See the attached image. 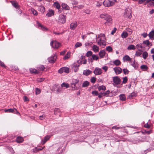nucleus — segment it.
Wrapping results in <instances>:
<instances>
[{"label": "nucleus", "instance_id": "nucleus-1", "mask_svg": "<svg viewBox=\"0 0 154 154\" xmlns=\"http://www.w3.org/2000/svg\"><path fill=\"white\" fill-rule=\"evenodd\" d=\"M96 39L97 42V44L102 48H104L106 45V38L105 35L101 33L98 36L96 35Z\"/></svg>", "mask_w": 154, "mask_h": 154}, {"label": "nucleus", "instance_id": "nucleus-2", "mask_svg": "<svg viewBox=\"0 0 154 154\" xmlns=\"http://www.w3.org/2000/svg\"><path fill=\"white\" fill-rule=\"evenodd\" d=\"M100 17L101 18L104 19L106 21L104 24L106 26L110 25L112 23L111 16L108 14H104L100 15Z\"/></svg>", "mask_w": 154, "mask_h": 154}, {"label": "nucleus", "instance_id": "nucleus-3", "mask_svg": "<svg viewBox=\"0 0 154 154\" xmlns=\"http://www.w3.org/2000/svg\"><path fill=\"white\" fill-rule=\"evenodd\" d=\"M117 2L116 0H105L103 2V5L105 7H109L112 6L115 4V3Z\"/></svg>", "mask_w": 154, "mask_h": 154}, {"label": "nucleus", "instance_id": "nucleus-4", "mask_svg": "<svg viewBox=\"0 0 154 154\" xmlns=\"http://www.w3.org/2000/svg\"><path fill=\"white\" fill-rule=\"evenodd\" d=\"M131 13V11L130 9L126 8L125 10L124 16L125 17H128L129 19H130L132 17Z\"/></svg>", "mask_w": 154, "mask_h": 154}, {"label": "nucleus", "instance_id": "nucleus-5", "mask_svg": "<svg viewBox=\"0 0 154 154\" xmlns=\"http://www.w3.org/2000/svg\"><path fill=\"white\" fill-rule=\"evenodd\" d=\"M50 45L54 48L57 49L61 46L60 44L56 41H51Z\"/></svg>", "mask_w": 154, "mask_h": 154}, {"label": "nucleus", "instance_id": "nucleus-6", "mask_svg": "<svg viewBox=\"0 0 154 154\" xmlns=\"http://www.w3.org/2000/svg\"><path fill=\"white\" fill-rule=\"evenodd\" d=\"M58 21L61 23H65L66 21V16L64 15H60L58 17Z\"/></svg>", "mask_w": 154, "mask_h": 154}, {"label": "nucleus", "instance_id": "nucleus-7", "mask_svg": "<svg viewBox=\"0 0 154 154\" xmlns=\"http://www.w3.org/2000/svg\"><path fill=\"white\" fill-rule=\"evenodd\" d=\"M79 80L78 79H73L72 80L71 83V87L74 89L77 90L78 87L76 86V85L79 82Z\"/></svg>", "mask_w": 154, "mask_h": 154}, {"label": "nucleus", "instance_id": "nucleus-8", "mask_svg": "<svg viewBox=\"0 0 154 154\" xmlns=\"http://www.w3.org/2000/svg\"><path fill=\"white\" fill-rule=\"evenodd\" d=\"M113 84L114 85H117L120 84L121 80L120 78L117 76H115L113 77Z\"/></svg>", "mask_w": 154, "mask_h": 154}, {"label": "nucleus", "instance_id": "nucleus-9", "mask_svg": "<svg viewBox=\"0 0 154 154\" xmlns=\"http://www.w3.org/2000/svg\"><path fill=\"white\" fill-rule=\"evenodd\" d=\"M54 91H56L57 93L58 94L60 93L61 91V88L59 84H55L53 87V89Z\"/></svg>", "mask_w": 154, "mask_h": 154}, {"label": "nucleus", "instance_id": "nucleus-10", "mask_svg": "<svg viewBox=\"0 0 154 154\" xmlns=\"http://www.w3.org/2000/svg\"><path fill=\"white\" fill-rule=\"evenodd\" d=\"M56 58L57 55L55 54L53 56L48 58V60L50 63H53L55 62Z\"/></svg>", "mask_w": 154, "mask_h": 154}, {"label": "nucleus", "instance_id": "nucleus-11", "mask_svg": "<svg viewBox=\"0 0 154 154\" xmlns=\"http://www.w3.org/2000/svg\"><path fill=\"white\" fill-rule=\"evenodd\" d=\"M37 25L38 28L40 29H42L43 31H47L48 30V29L47 28L44 26L42 25L39 23L38 21L37 22Z\"/></svg>", "mask_w": 154, "mask_h": 154}, {"label": "nucleus", "instance_id": "nucleus-12", "mask_svg": "<svg viewBox=\"0 0 154 154\" xmlns=\"http://www.w3.org/2000/svg\"><path fill=\"white\" fill-rule=\"evenodd\" d=\"M12 6L15 8L16 9H18L20 11V12L21 13V10L19 8V5L18 3L15 1H12L11 2Z\"/></svg>", "mask_w": 154, "mask_h": 154}, {"label": "nucleus", "instance_id": "nucleus-13", "mask_svg": "<svg viewBox=\"0 0 154 154\" xmlns=\"http://www.w3.org/2000/svg\"><path fill=\"white\" fill-rule=\"evenodd\" d=\"M94 73L96 75H100L102 74V70L101 69L96 67L94 71Z\"/></svg>", "mask_w": 154, "mask_h": 154}, {"label": "nucleus", "instance_id": "nucleus-14", "mask_svg": "<svg viewBox=\"0 0 154 154\" xmlns=\"http://www.w3.org/2000/svg\"><path fill=\"white\" fill-rule=\"evenodd\" d=\"M77 26V22L76 21L72 23L69 26L70 29L72 30H74Z\"/></svg>", "mask_w": 154, "mask_h": 154}, {"label": "nucleus", "instance_id": "nucleus-15", "mask_svg": "<svg viewBox=\"0 0 154 154\" xmlns=\"http://www.w3.org/2000/svg\"><path fill=\"white\" fill-rule=\"evenodd\" d=\"M113 70L116 75L121 73L122 72V69L119 67H116L113 68Z\"/></svg>", "mask_w": 154, "mask_h": 154}, {"label": "nucleus", "instance_id": "nucleus-16", "mask_svg": "<svg viewBox=\"0 0 154 154\" xmlns=\"http://www.w3.org/2000/svg\"><path fill=\"white\" fill-rule=\"evenodd\" d=\"M151 1H152L150 2V5H154V0H140L139 1L138 3L139 4H142L144 3L145 1H146V3H148Z\"/></svg>", "mask_w": 154, "mask_h": 154}, {"label": "nucleus", "instance_id": "nucleus-17", "mask_svg": "<svg viewBox=\"0 0 154 154\" xmlns=\"http://www.w3.org/2000/svg\"><path fill=\"white\" fill-rule=\"evenodd\" d=\"M54 7L58 10V12L59 13H61L62 10L61 9H60V5L57 2H56L54 4Z\"/></svg>", "mask_w": 154, "mask_h": 154}, {"label": "nucleus", "instance_id": "nucleus-18", "mask_svg": "<svg viewBox=\"0 0 154 154\" xmlns=\"http://www.w3.org/2000/svg\"><path fill=\"white\" fill-rule=\"evenodd\" d=\"M98 59L99 57L97 55L93 54L92 55L91 57L89 58V61L92 62L93 60H97Z\"/></svg>", "mask_w": 154, "mask_h": 154}, {"label": "nucleus", "instance_id": "nucleus-19", "mask_svg": "<svg viewBox=\"0 0 154 154\" xmlns=\"http://www.w3.org/2000/svg\"><path fill=\"white\" fill-rule=\"evenodd\" d=\"M50 136L49 135L46 136L44 138V140H42V145H43L45 143L50 139Z\"/></svg>", "mask_w": 154, "mask_h": 154}, {"label": "nucleus", "instance_id": "nucleus-20", "mask_svg": "<svg viewBox=\"0 0 154 154\" xmlns=\"http://www.w3.org/2000/svg\"><path fill=\"white\" fill-rule=\"evenodd\" d=\"M92 50L95 52H97L99 51V48L98 46L94 45L92 47Z\"/></svg>", "mask_w": 154, "mask_h": 154}, {"label": "nucleus", "instance_id": "nucleus-21", "mask_svg": "<svg viewBox=\"0 0 154 154\" xmlns=\"http://www.w3.org/2000/svg\"><path fill=\"white\" fill-rule=\"evenodd\" d=\"M99 56L100 58H103L105 55V51L104 50H101L99 54Z\"/></svg>", "mask_w": 154, "mask_h": 154}, {"label": "nucleus", "instance_id": "nucleus-22", "mask_svg": "<svg viewBox=\"0 0 154 154\" xmlns=\"http://www.w3.org/2000/svg\"><path fill=\"white\" fill-rule=\"evenodd\" d=\"M92 71L89 69H86L83 71V75L88 76L90 74Z\"/></svg>", "mask_w": 154, "mask_h": 154}, {"label": "nucleus", "instance_id": "nucleus-23", "mask_svg": "<svg viewBox=\"0 0 154 154\" xmlns=\"http://www.w3.org/2000/svg\"><path fill=\"white\" fill-rule=\"evenodd\" d=\"M54 11L52 9L49 10V12L46 14V15L48 17H51L54 14Z\"/></svg>", "mask_w": 154, "mask_h": 154}, {"label": "nucleus", "instance_id": "nucleus-24", "mask_svg": "<svg viewBox=\"0 0 154 154\" xmlns=\"http://www.w3.org/2000/svg\"><path fill=\"white\" fill-rule=\"evenodd\" d=\"M80 65L79 64H74L72 67V69L75 72H77L79 69Z\"/></svg>", "mask_w": 154, "mask_h": 154}, {"label": "nucleus", "instance_id": "nucleus-25", "mask_svg": "<svg viewBox=\"0 0 154 154\" xmlns=\"http://www.w3.org/2000/svg\"><path fill=\"white\" fill-rule=\"evenodd\" d=\"M61 6L62 8L65 10H69L70 9L69 7L66 4L62 3L61 4Z\"/></svg>", "mask_w": 154, "mask_h": 154}, {"label": "nucleus", "instance_id": "nucleus-26", "mask_svg": "<svg viewBox=\"0 0 154 154\" xmlns=\"http://www.w3.org/2000/svg\"><path fill=\"white\" fill-rule=\"evenodd\" d=\"M24 140L23 137L18 136L17 137L16 139V141L18 143H20L22 142Z\"/></svg>", "mask_w": 154, "mask_h": 154}, {"label": "nucleus", "instance_id": "nucleus-27", "mask_svg": "<svg viewBox=\"0 0 154 154\" xmlns=\"http://www.w3.org/2000/svg\"><path fill=\"white\" fill-rule=\"evenodd\" d=\"M143 44L149 47V46H151L152 45V44L150 43L149 41L148 40H146L144 41L143 42Z\"/></svg>", "mask_w": 154, "mask_h": 154}, {"label": "nucleus", "instance_id": "nucleus-28", "mask_svg": "<svg viewBox=\"0 0 154 154\" xmlns=\"http://www.w3.org/2000/svg\"><path fill=\"white\" fill-rule=\"evenodd\" d=\"M90 83L89 82L87 81H84L82 85V87L83 88H85L87 87L89 85Z\"/></svg>", "mask_w": 154, "mask_h": 154}, {"label": "nucleus", "instance_id": "nucleus-29", "mask_svg": "<svg viewBox=\"0 0 154 154\" xmlns=\"http://www.w3.org/2000/svg\"><path fill=\"white\" fill-rule=\"evenodd\" d=\"M38 10L39 11H41L42 13H44V12L45 11V7L42 5H40L39 6L38 8Z\"/></svg>", "mask_w": 154, "mask_h": 154}, {"label": "nucleus", "instance_id": "nucleus-30", "mask_svg": "<svg viewBox=\"0 0 154 154\" xmlns=\"http://www.w3.org/2000/svg\"><path fill=\"white\" fill-rule=\"evenodd\" d=\"M119 97L120 100L122 101H125L126 100V97L124 94H121Z\"/></svg>", "mask_w": 154, "mask_h": 154}, {"label": "nucleus", "instance_id": "nucleus-31", "mask_svg": "<svg viewBox=\"0 0 154 154\" xmlns=\"http://www.w3.org/2000/svg\"><path fill=\"white\" fill-rule=\"evenodd\" d=\"M142 49L141 50H138L137 51H136L135 54V56L137 57L141 56L142 54Z\"/></svg>", "mask_w": 154, "mask_h": 154}, {"label": "nucleus", "instance_id": "nucleus-32", "mask_svg": "<svg viewBox=\"0 0 154 154\" xmlns=\"http://www.w3.org/2000/svg\"><path fill=\"white\" fill-rule=\"evenodd\" d=\"M114 65L116 66H119L121 64V62L119 60H116L113 62Z\"/></svg>", "mask_w": 154, "mask_h": 154}, {"label": "nucleus", "instance_id": "nucleus-33", "mask_svg": "<svg viewBox=\"0 0 154 154\" xmlns=\"http://www.w3.org/2000/svg\"><path fill=\"white\" fill-rule=\"evenodd\" d=\"M148 36L150 39H152L153 38V36H154V31L153 30L149 32L148 34Z\"/></svg>", "mask_w": 154, "mask_h": 154}, {"label": "nucleus", "instance_id": "nucleus-34", "mask_svg": "<svg viewBox=\"0 0 154 154\" xmlns=\"http://www.w3.org/2000/svg\"><path fill=\"white\" fill-rule=\"evenodd\" d=\"M128 35V32H123L121 34V36L123 38H126L127 37Z\"/></svg>", "mask_w": 154, "mask_h": 154}, {"label": "nucleus", "instance_id": "nucleus-35", "mask_svg": "<svg viewBox=\"0 0 154 154\" xmlns=\"http://www.w3.org/2000/svg\"><path fill=\"white\" fill-rule=\"evenodd\" d=\"M123 59L124 60L128 61L131 60V58L128 55H126L125 56L123 57Z\"/></svg>", "mask_w": 154, "mask_h": 154}, {"label": "nucleus", "instance_id": "nucleus-36", "mask_svg": "<svg viewBox=\"0 0 154 154\" xmlns=\"http://www.w3.org/2000/svg\"><path fill=\"white\" fill-rule=\"evenodd\" d=\"M29 71L31 73H38V72L37 70L34 68H30L29 69Z\"/></svg>", "mask_w": 154, "mask_h": 154}, {"label": "nucleus", "instance_id": "nucleus-37", "mask_svg": "<svg viewBox=\"0 0 154 154\" xmlns=\"http://www.w3.org/2000/svg\"><path fill=\"white\" fill-rule=\"evenodd\" d=\"M70 56V53L69 52H68L65 55V56L63 57V59L64 60H67L68 59Z\"/></svg>", "mask_w": 154, "mask_h": 154}, {"label": "nucleus", "instance_id": "nucleus-38", "mask_svg": "<svg viewBox=\"0 0 154 154\" xmlns=\"http://www.w3.org/2000/svg\"><path fill=\"white\" fill-rule=\"evenodd\" d=\"M61 87H65L66 88H68L69 87V84L66 82H63L61 84Z\"/></svg>", "mask_w": 154, "mask_h": 154}, {"label": "nucleus", "instance_id": "nucleus-39", "mask_svg": "<svg viewBox=\"0 0 154 154\" xmlns=\"http://www.w3.org/2000/svg\"><path fill=\"white\" fill-rule=\"evenodd\" d=\"M127 49L128 50H134L135 49V47L134 45H129Z\"/></svg>", "mask_w": 154, "mask_h": 154}, {"label": "nucleus", "instance_id": "nucleus-40", "mask_svg": "<svg viewBox=\"0 0 154 154\" xmlns=\"http://www.w3.org/2000/svg\"><path fill=\"white\" fill-rule=\"evenodd\" d=\"M142 45V44H138L136 45V47L138 50H141L143 47Z\"/></svg>", "mask_w": 154, "mask_h": 154}, {"label": "nucleus", "instance_id": "nucleus-41", "mask_svg": "<svg viewBox=\"0 0 154 154\" xmlns=\"http://www.w3.org/2000/svg\"><path fill=\"white\" fill-rule=\"evenodd\" d=\"M142 56L143 59H145L148 56V53L146 51L143 52L142 54Z\"/></svg>", "mask_w": 154, "mask_h": 154}, {"label": "nucleus", "instance_id": "nucleus-42", "mask_svg": "<svg viewBox=\"0 0 154 154\" xmlns=\"http://www.w3.org/2000/svg\"><path fill=\"white\" fill-rule=\"evenodd\" d=\"M140 69L146 71L148 69V67L147 65H143L140 66Z\"/></svg>", "mask_w": 154, "mask_h": 154}, {"label": "nucleus", "instance_id": "nucleus-43", "mask_svg": "<svg viewBox=\"0 0 154 154\" xmlns=\"http://www.w3.org/2000/svg\"><path fill=\"white\" fill-rule=\"evenodd\" d=\"M136 96V94L134 92L131 93L130 95L128 96V98H131L133 97H135Z\"/></svg>", "mask_w": 154, "mask_h": 154}, {"label": "nucleus", "instance_id": "nucleus-44", "mask_svg": "<svg viewBox=\"0 0 154 154\" xmlns=\"http://www.w3.org/2000/svg\"><path fill=\"white\" fill-rule=\"evenodd\" d=\"M15 109H15H6L5 110V112H13L14 111V110Z\"/></svg>", "mask_w": 154, "mask_h": 154}, {"label": "nucleus", "instance_id": "nucleus-45", "mask_svg": "<svg viewBox=\"0 0 154 154\" xmlns=\"http://www.w3.org/2000/svg\"><path fill=\"white\" fill-rule=\"evenodd\" d=\"M31 11L32 13L34 15L36 16L38 14L37 11L34 8H31Z\"/></svg>", "mask_w": 154, "mask_h": 154}, {"label": "nucleus", "instance_id": "nucleus-46", "mask_svg": "<svg viewBox=\"0 0 154 154\" xmlns=\"http://www.w3.org/2000/svg\"><path fill=\"white\" fill-rule=\"evenodd\" d=\"M98 89L99 91H100L101 90L104 91L106 90V88L104 86L102 85L99 86L98 87Z\"/></svg>", "mask_w": 154, "mask_h": 154}, {"label": "nucleus", "instance_id": "nucleus-47", "mask_svg": "<svg viewBox=\"0 0 154 154\" xmlns=\"http://www.w3.org/2000/svg\"><path fill=\"white\" fill-rule=\"evenodd\" d=\"M64 72H66L67 73H69V68L64 67H63Z\"/></svg>", "mask_w": 154, "mask_h": 154}, {"label": "nucleus", "instance_id": "nucleus-48", "mask_svg": "<svg viewBox=\"0 0 154 154\" xmlns=\"http://www.w3.org/2000/svg\"><path fill=\"white\" fill-rule=\"evenodd\" d=\"M41 90L39 88H35V92L36 95L39 94L41 93Z\"/></svg>", "mask_w": 154, "mask_h": 154}, {"label": "nucleus", "instance_id": "nucleus-49", "mask_svg": "<svg viewBox=\"0 0 154 154\" xmlns=\"http://www.w3.org/2000/svg\"><path fill=\"white\" fill-rule=\"evenodd\" d=\"M92 54V52L91 51H88L86 54V56L88 57H89L91 56Z\"/></svg>", "mask_w": 154, "mask_h": 154}, {"label": "nucleus", "instance_id": "nucleus-50", "mask_svg": "<svg viewBox=\"0 0 154 154\" xmlns=\"http://www.w3.org/2000/svg\"><path fill=\"white\" fill-rule=\"evenodd\" d=\"M63 149H62L60 147L57 149V151L59 153V154H61L63 152Z\"/></svg>", "mask_w": 154, "mask_h": 154}, {"label": "nucleus", "instance_id": "nucleus-51", "mask_svg": "<svg viewBox=\"0 0 154 154\" xmlns=\"http://www.w3.org/2000/svg\"><path fill=\"white\" fill-rule=\"evenodd\" d=\"M126 31L128 32V34L129 35L131 34L132 33V29L130 28H127L126 29Z\"/></svg>", "mask_w": 154, "mask_h": 154}, {"label": "nucleus", "instance_id": "nucleus-52", "mask_svg": "<svg viewBox=\"0 0 154 154\" xmlns=\"http://www.w3.org/2000/svg\"><path fill=\"white\" fill-rule=\"evenodd\" d=\"M106 49L109 52H111L112 50V48L110 46L107 47L106 48Z\"/></svg>", "mask_w": 154, "mask_h": 154}, {"label": "nucleus", "instance_id": "nucleus-53", "mask_svg": "<svg viewBox=\"0 0 154 154\" xmlns=\"http://www.w3.org/2000/svg\"><path fill=\"white\" fill-rule=\"evenodd\" d=\"M125 128V127H118L116 126H113L112 127V128L113 129H115L116 130H118L119 129L121 128Z\"/></svg>", "mask_w": 154, "mask_h": 154}, {"label": "nucleus", "instance_id": "nucleus-54", "mask_svg": "<svg viewBox=\"0 0 154 154\" xmlns=\"http://www.w3.org/2000/svg\"><path fill=\"white\" fill-rule=\"evenodd\" d=\"M128 78L127 77H125L123 78V81L122 82L123 84H125L127 82Z\"/></svg>", "mask_w": 154, "mask_h": 154}, {"label": "nucleus", "instance_id": "nucleus-55", "mask_svg": "<svg viewBox=\"0 0 154 154\" xmlns=\"http://www.w3.org/2000/svg\"><path fill=\"white\" fill-rule=\"evenodd\" d=\"M150 151L151 149L149 148L148 149H147L143 150L142 151V154H146L147 152Z\"/></svg>", "mask_w": 154, "mask_h": 154}, {"label": "nucleus", "instance_id": "nucleus-56", "mask_svg": "<svg viewBox=\"0 0 154 154\" xmlns=\"http://www.w3.org/2000/svg\"><path fill=\"white\" fill-rule=\"evenodd\" d=\"M82 45L81 43L77 42L75 45V47L76 48L80 47Z\"/></svg>", "mask_w": 154, "mask_h": 154}, {"label": "nucleus", "instance_id": "nucleus-57", "mask_svg": "<svg viewBox=\"0 0 154 154\" xmlns=\"http://www.w3.org/2000/svg\"><path fill=\"white\" fill-rule=\"evenodd\" d=\"M123 71L124 73L125 74H128L129 73V71L128 70L126 69H123Z\"/></svg>", "mask_w": 154, "mask_h": 154}, {"label": "nucleus", "instance_id": "nucleus-58", "mask_svg": "<svg viewBox=\"0 0 154 154\" xmlns=\"http://www.w3.org/2000/svg\"><path fill=\"white\" fill-rule=\"evenodd\" d=\"M92 94L94 96H97L98 95V93L96 91H94L92 92Z\"/></svg>", "mask_w": 154, "mask_h": 154}, {"label": "nucleus", "instance_id": "nucleus-59", "mask_svg": "<svg viewBox=\"0 0 154 154\" xmlns=\"http://www.w3.org/2000/svg\"><path fill=\"white\" fill-rule=\"evenodd\" d=\"M45 67L43 65H41L38 67V69L40 71H43Z\"/></svg>", "mask_w": 154, "mask_h": 154}, {"label": "nucleus", "instance_id": "nucleus-60", "mask_svg": "<svg viewBox=\"0 0 154 154\" xmlns=\"http://www.w3.org/2000/svg\"><path fill=\"white\" fill-rule=\"evenodd\" d=\"M96 80V78L95 77H92L91 79V82L92 83L95 82Z\"/></svg>", "mask_w": 154, "mask_h": 154}, {"label": "nucleus", "instance_id": "nucleus-61", "mask_svg": "<svg viewBox=\"0 0 154 154\" xmlns=\"http://www.w3.org/2000/svg\"><path fill=\"white\" fill-rule=\"evenodd\" d=\"M75 7L78 9H82L84 7V6L82 5H78L75 6Z\"/></svg>", "mask_w": 154, "mask_h": 154}, {"label": "nucleus", "instance_id": "nucleus-62", "mask_svg": "<svg viewBox=\"0 0 154 154\" xmlns=\"http://www.w3.org/2000/svg\"><path fill=\"white\" fill-rule=\"evenodd\" d=\"M72 3L73 5H76L78 4V2L76 0H72Z\"/></svg>", "mask_w": 154, "mask_h": 154}, {"label": "nucleus", "instance_id": "nucleus-63", "mask_svg": "<svg viewBox=\"0 0 154 154\" xmlns=\"http://www.w3.org/2000/svg\"><path fill=\"white\" fill-rule=\"evenodd\" d=\"M98 95V97L100 98L102 97L103 96H105L104 93L102 92H100Z\"/></svg>", "mask_w": 154, "mask_h": 154}, {"label": "nucleus", "instance_id": "nucleus-64", "mask_svg": "<svg viewBox=\"0 0 154 154\" xmlns=\"http://www.w3.org/2000/svg\"><path fill=\"white\" fill-rule=\"evenodd\" d=\"M64 72V70L63 67L61 68L58 70V72L60 73L61 74Z\"/></svg>", "mask_w": 154, "mask_h": 154}]
</instances>
